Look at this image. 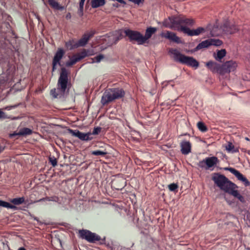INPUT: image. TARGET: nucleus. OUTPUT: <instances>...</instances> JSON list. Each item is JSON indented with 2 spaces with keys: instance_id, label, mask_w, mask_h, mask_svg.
<instances>
[{
  "instance_id": "40",
  "label": "nucleus",
  "mask_w": 250,
  "mask_h": 250,
  "mask_svg": "<svg viewBox=\"0 0 250 250\" xmlns=\"http://www.w3.org/2000/svg\"><path fill=\"white\" fill-rule=\"evenodd\" d=\"M129 1H131L134 4H137L138 5H140L141 4H143L145 0H128Z\"/></svg>"
},
{
  "instance_id": "8",
  "label": "nucleus",
  "mask_w": 250,
  "mask_h": 250,
  "mask_svg": "<svg viewBox=\"0 0 250 250\" xmlns=\"http://www.w3.org/2000/svg\"><path fill=\"white\" fill-rule=\"evenodd\" d=\"M219 162L218 158L215 156L208 157L200 161L197 165L200 168H205L206 170H213L211 168L216 166Z\"/></svg>"
},
{
  "instance_id": "12",
  "label": "nucleus",
  "mask_w": 250,
  "mask_h": 250,
  "mask_svg": "<svg viewBox=\"0 0 250 250\" xmlns=\"http://www.w3.org/2000/svg\"><path fill=\"white\" fill-rule=\"evenodd\" d=\"M95 33L96 31L94 30L85 32L82 38L77 42L78 43L77 46L83 47L85 46L89 40L94 36Z\"/></svg>"
},
{
  "instance_id": "17",
  "label": "nucleus",
  "mask_w": 250,
  "mask_h": 250,
  "mask_svg": "<svg viewBox=\"0 0 250 250\" xmlns=\"http://www.w3.org/2000/svg\"><path fill=\"white\" fill-rule=\"evenodd\" d=\"M162 37L168 39L169 40L176 43H182V42L181 40V38L178 37L176 35V34L169 31H167L165 33H163L161 35Z\"/></svg>"
},
{
  "instance_id": "43",
  "label": "nucleus",
  "mask_w": 250,
  "mask_h": 250,
  "mask_svg": "<svg viewBox=\"0 0 250 250\" xmlns=\"http://www.w3.org/2000/svg\"><path fill=\"white\" fill-rule=\"evenodd\" d=\"M85 0H80L79 2V6L83 7Z\"/></svg>"
},
{
  "instance_id": "28",
  "label": "nucleus",
  "mask_w": 250,
  "mask_h": 250,
  "mask_svg": "<svg viewBox=\"0 0 250 250\" xmlns=\"http://www.w3.org/2000/svg\"><path fill=\"white\" fill-rule=\"evenodd\" d=\"M123 38V36L122 34V31L121 30H120L118 32V36H114L112 37V38H111L112 42L110 43V45L114 44H116L119 42V41L121 40Z\"/></svg>"
},
{
  "instance_id": "26",
  "label": "nucleus",
  "mask_w": 250,
  "mask_h": 250,
  "mask_svg": "<svg viewBox=\"0 0 250 250\" xmlns=\"http://www.w3.org/2000/svg\"><path fill=\"white\" fill-rule=\"evenodd\" d=\"M89 52V50L83 49L81 52L76 54V56L78 58L80 61L84 59L87 56H90L93 55V54H88Z\"/></svg>"
},
{
  "instance_id": "35",
  "label": "nucleus",
  "mask_w": 250,
  "mask_h": 250,
  "mask_svg": "<svg viewBox=\"0 0 250 250\" xmlns=\"http://www.w3.org/2000/svg\"><path fill=\"white\" fill-rule=\"evenodd\" d=\"M104 58V55L103 54H99V55L96 56L94 58H91L92 60V63L94 62H100L102 59Z\"/></svg>"
},
{
  "instance_id": "47",
  "label": "nucleus",
  "mask_w": 250,
  "mask_h": 250,
  "mask_svg": "<svg viewBox=\"0 0 250 250\" xmlns=\"http://www.w3.org/2000/svg\"><path fill=\"white\" fill-rule=\"evenodd\" d=\"M3 112L0 111V118H1L3 114Z\"/></svg>"
},
{
  "instance_id": "24",
  "label": "nucleus",
  "mask_w": 250,
  "mask_h": 250,
  "mask_svg": "<svg viewBox=\"0 0 250 250\" xmlns=\"http://www.w3.org/2000/svg\"><path fill=\"white\" fill-rule=\"evenodd\" d=\"M49 5L53 9L58 10H62L64 9V6H61L55 0H48Z\"/></svg>"
},
{
  "instance_id": "9",
  "label": "nucleus",
  "mask_w": 250,
  "mask_h": 250,
  "mask_svg": "<svg viewBox=\"0 0 250 250\" xmlns=\"http://www.w3.org/2000/svg\"><path fill=\"white\" fill-rule=\"evenodd\" d=\"M65 54V51L62 48H58L57 52L55 54L54 58L52 61V72H54L56 69L57 65H59L61 66L62 64L61 63V60Z\"/></svg>"
},
{
  "instance_id": "30",
  "label": "nucleus",
  "mask_w": 250,
  "mask_h": 250,
  "mask_svg": "<svg viewBox=\"0 0 250 250\" xmlns=\"http://www.w3.org/2000/svg\"><path fill=\"white\" fill-rule=\"evenodd\" d=\"M80 60L78 57H76V55H74L72 58L70 59L69 61H67L66 62V66H71L75 64L76 62H79Z\"/></svg>"
},
{
  "instance_id": "14",
  "label": "nucleus",
  "mask_w": 250,
  "mask_h": 250,
  "mask_svg": "<svg viewBox=\"0 0 250 250\" xmlns=\"http://www.w3.org/2000/svg\"><path fill=\"white\" fill-rule=\"evenodd\" d=\"M225 169L229 170L234 174L237 179L244 183L245 187L250 185V182L238 170L232 167L226 168Z\"/></svg>"
},
{
  "instance_id": "31",
  "label": "nucleus",
  "mask_w": 250,
  "mask_h": 250,
  "mask_svg": "<svg viewBox=\"0 0 250 250\" xmlns=\"http://www.w3.org/2000/svg\"><path fill=\"white\" fill-rule=\"evenodd\" d=\"M32 133V131L31 129L27 127H24L20 130L18 134L20 135H30Z\"/></svg>"
},
{
  "instance_id": "25",
  "label": "nucleus",
  "mask_w": 250,
  "mask_h": 250,
  "mask_svg": "<svg viewBox=\"0 0 250 250\" xmlns=\"http://www.w3.org/2000/svg\"><path fill=\"white\" fill-rule=\"evenodd\" d=\"M210 46L208 39L204 41L201 42L199 43L197 46L194 48V51H197L203 48H208Z\"/></svg>"
},
{
  "instance_id": "32",
  "label": "nucleus",
  "mask_w": 250,
  "mask_h": 250,
  "mask_svg": "<svg viewBox=\"0 0 250 250\" xmlns=\"http://www.w3.org/2000/svg\"><path fill=\"white\" fill-rule=\"evenodd\" d=\"M0 206L11 209H16L17 208L15 206L11 205L9 203L0 200Z\"/></svg>"
},
{
  "instance_id": "23",
  "label": "nucleus",
  "mask_w": 250,
  "mask_h": 250,
  "mask_svg": "<svg viewBox=\"0 0 250 250\" xmlns=\"http://www.w3.org/2000/svg\"><path fill=\"white\" fill-rule=\"evenodd\" d=\"M106 3L105 0H91L90 5L93 8L103 6Z\"/></svg>"
},
{
  "instance_id": "22",
  "label": "nucleus",
  "mask_w": 250,
  "mask_h": 250,
  "mask_svg": "<svg viewBox=\"0 0 250 250\" xmlns=\"http://www.w3.org/2000/svg\"><path fill=\"white\" fill-rule=\"evenodd\" d=\"M78 43L73 39L69 40L68 41L65 42V46L68 50H72L75 48H77L79 46H77Z\"/></svg>"
},
{
  "instance_id": "10",
  "label": "nucleus",
  "mask_w": 250,
  "mask_h": 250,
  "mask_svg": "<svg viewBox=\"0 0 250 250\" xmlns=\"http://www.w3.org/2000/svg\"><path fill=\"white\" fill-rule=\"evenodd\" d=\"M111 187L117 190H121L126 185L125 179L121 176H116L111 181Z\"/></svg>"
},
{
  "instance_id": "41",
  "label": "nucleus",
  "mask_w": 250,
  "mask_h": 250,
  "mask_svg": "<svg viewBox=\"0 0 250 250\" xmlns=\"http://www.w3.org/2000/svg\"><path fill=\"white\" fill-rule=\"evenodd\" d=\"M78 14L80 17H82L83 14V7L80 6L78 11Z\"/></svg>"
},
{
  "instance_id": "29",
  "label": "nucleus",
  "mask_w": 250,
  "mask_h": 250,
  "mask_svg": "<svg viewBox=\"0 0 250 250\" xmlns=\"http://www.w3.org/2000/svg\"><path fill=\"white\" fill-rule=\"evenodd\" d=\"M25 198L24 197L15 198L10 200V202L14 205H20L24 203Z\"/></svg>"
},
{
  "instance_id": "18",
  "label": "nucleus",
  "mask_w": 250,
  "mask_h": 250,
  "mask_svg": "<svg viewBox=\"0 0 250 250\" xmlns=\"http://www.w3.org/2000/svg\"><path fill=\"white\" fill-rule=\"evenodd\" d=\"M181 151L184 155H187L191 152V145L189 141H183L181 143Z\"/></svg>"
},
{
  "instance_id": "15",
  "label": "nucleus",
  "mask_w": 250,
  "mask_h": 250,
  "mask_svg": "<svg viewBox=\"0 0 250 250\" xmlns=\"http://www.w3.org/2000/svg\"><path fill=\"white\" fill-rule=\"evenodd\" d=\"M206 66L212 73H217L222 75V64L210 61L206 62Z\"/></svg>"
},
{
  "instance_id": "4",
  "label": "nucleus",
  "mask_w": 250,
  "mask_h": 250,
  "mask_svg": "<svg viewBox=\"0 0 250 250\" xmlns=\"http://www.w3.org/2000/svg\"><path fill=\"white\" fill-rule=\"evenodd\" d=\"M125 91L121 88H111L105 90L101 98V104L103 105H106L116 100L125 97Z\"/></svg>"
},
{
  "instance_id": "48",
  "label": "nucleus",
  "mask_w": 250,
  "mask_h": 250,
  "mask_svg": "<svg viewBox=\"0 0 250 250\" xmlns=\"http://www.w3.org/2000/svg\"><path fill=\"white\" fill-rule=\"evenodd\" d=\"M89 52H88V54H93L90 50H89Z\"/></svg>"
},
{
  "instance_id": "45",
  "label": "nucleus",
  "mask_w": 250,
  "mask_h": 250,
  "mask_svg": "<svg viewBox=\"0 0 250 250\" xmlns=\"http://www.w3.org/2000/svg\"><path fill=\"white\" fill-rule=\"evenodd\" d=\"M113 6L115 7H118L119 6V5L118 3H114L113 4Z\"/></svg>"
},
{
  "instance_id": "42",
  "label": "nucleus",
  "mask_w": 250,
  "mask_h": 250,
  "mask_svg": "<svg viewBox=\"0 0 250 250\" xmlns=\"http://www.w3.org/2000/svg\"><path fill=\"white\" fill-rule=\"evenodd\" d=\"M45 200H48V201H51V200H50L49 199V197H46V198H42L39 200H37V201H35L34 202V203H37V202H41V201H45Z\"/></svg>"
},
{
  "instance_id": "11",
  "label": "nucleus",
  "mask_w": 250,
  "mask_h": 250,
  "mask_svg": "<svg viewBox=\"0 0 250 250\" xmlns=\"http://www.w3.org/2000/svg\"><path fill=\"white\" fill-rule=\"evenodd\" d=\"M237 66V64L235 61L231 60L226 62L222 64V75L229 73L231 71H234Z\"/></svg>"
},
{
  "instance_id": "49",
  "label": "nucleus",
  "mask_w": 250,
  "mask_h": 250,
  "mask_svg": "<svg viewBox=\"0 0 250 250\" xmlns=\"http://www.w3.org/2000/svg\"><path fill=\"white\" fill-rule=\"evenodd\" d=\"M17 106V105H14L13 107L15 108V107H16Z\"/></svg>"
},
{
  "instance_id": "19",
  "label": "nucleus",
  "mask_w": 250,
  "mask_h": 250,
  "mask_svg": "<svg viewBox=\"0 0 250 250\" xmlns=\"http://www.w3.org/2000/svg\"><path fill=\"white\" fill-rule=\"evenodd\" d=\"M157 31L156 27H149L146 30L145 35H143V40L144 44L146 42V41L149 39Z\"/></svg>"
},
{
  "instance_id": "27",
  "label": "nucleus",
  "mask_w": 250,
  "mask_h": 250,
  "mask_svg": "<svg viewBox=\"0 0 250 250\" xmlns=\"http://www.w3.org/2000/svg\"><path fill=\"white\" fill-rule=\"evenodd\" d=\"M226 150L229 152L235 153L239 152V149L235 147L234 146L232 143L229 142L228 145L226 146Z\"/></svg>"
},
{
  "instance_id": "46",
  "label": "nucleus",
  "mask_w": 250,
  "mask_h": 250,
  "mask_svg": "<svg viewBox=\"0 0 250 250\" xmlns=\"http://www.w3.org/2000/svg\"><path fill=\"white\" fill-rule=\"evenodd\" d=\"M18 250H26L24 247H20Z\"/></svg>"
},
{
  "instance_id": "6",
  "label": "nucleus",
  "mask_w": 250,
  "mask_h": 250,
  "mask_svg": "<svg viewBox=\"0 0 250 250\" xmlns=\"http://www.w3.org/2000/svg\"><path fill=\"white\" fill-rule=\"evenodd\" d=\"M125 36L128 38L130 42H136L138 44H144L143 34L139 31L126 28L124 30Z\"/></svg>"
},
{
  "instance_id": "39",
  "label": "nucleus",
  "mask_w": 250,
  "mask_h": 250,
  "mask_svg": "<svg viewBox=\"0 0 250 250\" xmlns=\"http://www.w3.org/2000/svg\"><path fill=\"white\" fill-rule=\"evenodd\" d=\"M49 163L53 167H55L57 165V160L54 157H49Z\"/></svg>"
},
{
  "instance_id": "20",
  "label": "nucleus",
  "mask_w": 250,
  "mask_h": 250,
  "mask_svg": "<svg viewBox=\"0 0 250 250\" xmlns=\"http://www.w3.org/2000/svg\"><path fill=\"white\" fill-rule=\"evenodd\" d=\"M228 23H225L222 26L223 30L227 33L232 34L238 30V28L234 25L229 27H228Z\"/></svg>"
},
{
  "instance_id": "5",
  "label": "nucleus",
  "mask_w": 250,
  "mask_h": 250,
  "mask_svg": "<svg viewBox=\"0 0 250 250\" xmlns=\"http://www.w3.org/2000/svg\"><path fill=\"white\" fill-rule=\"evenodd\" d=\"M169 52L173 55L174 60L176 62L195 68H197L199 65V62L194 58L187 56L181 53L176 49L170 50Z\"/></svg>"
},
{
  "instance_id": "44",
  "label": "nucleus",
  "mask_w": 250,
  "mask_h": 250,
  "mask_svg": "<svg viewBox=\"0 0 250 250\" xmlns=\"http://www.w3.org/2000/svg\"><path fill=\"white\" fill-rule=\"evenodd\" d=\"M71 18V15L70 13H68L66 15V18L67 19H70Z\"/></svg>"
},
{
  "instance_id": "33",
  "label": "nucleus",
  "mask_w": 250,
  "mask_h": 250,
  "mask_svg": "<svg viewBox=\"0 0 250 250\" xmlns=\"http://www.w3.org/2000/svg\"><path fill=\"white\" fill-rule=\"evenodd\" d=\"M208 41H209V43H210V46L211 45L220 46L223 43V42L219 39H208Z\"/></svg>"
},
{
  "instance_id": "34",
  "label": "nucleus",
  "mask_w": 250,
  "mask_h": 250,
  "mask_svg": "<svg viewBox=\"0 0 250 250\" xmlns=\"http://www.w3.org/2000/svg\"><path fill=\"white\" fill-rule=\"evenodd\" d=\"M197 127L199 130L203 132H205L208 130V127L202 122H199L197 123Z\"/></svg>"
},
{
  "instance_id": "38",
  "label": "nucleus",
  "mask_w": 250,
  "mask_h": 250,
  "mask_svg": "<svg viewBox=\"0 0 250 250\" xmlns=\"http://www.w3.org/2000/svg\"><path fill=\"white\" fill-rule=\"evenodd\" d=\"M101 130L102 127L100 126L94 127L92 131V133H91V135H98L101 132Z\"/></svg>"
},
{
  "instance_id": "13",
  "label": "nucleus",
  "mask_w": 250,
  "mask_h": 250,
  "mask_svg": "<svg viewBox=\"0 0 250 250\" xmlns=\"http://www.w3.org/2000/svg\"><path fill=\"white\" fill-rule=\"evenodd\" d=\"M69 132L74 136L78 137L82 141H88L93 139V137L91 136V133L88 132L84 133L78 130H72L69 129Z\"/></svg>"
},
{
  "instance_id": "2",
  "label": "nucleus",
  "mask_w": 250,
  "mask_h": 250,
  "mask_svg": "<svg viewBox=\"0 0 250 250\" xmlns=\"http://www.w3.org/2000/svg\"><path fill=\"white\" fill-rule=\"evenodd\" d=\"M195 20L191 18H188L184 15L172 16L166 19L163 22L164 26L180 32H183L181 28H188L195 24Z\"/></svg>"
},
{
  "instance_id": "36",
  "label": "nucleus",
  "mask_w": 250,
  "mask_h": 250,
  "mask_svg": "<svg viewBox=\"0 0 250 250\" xmlns=\"http://www.w3.org/2000/svg\"><path fill=\"white\" fill-rule=\"evenodd\" d=\"M107 153L106 151H101L100 150L92 151L91 152V154L92 155H95V156H99V155L104 156L106 154H107Z\"/></svg>"
},
{
  "instance_id": "16",
  "label": "nucleus",
  "mask_w": 250,
  "mask_h": 250,
  "mask_svg": "<svg viewBox=\"0 0 250 250\" xmlns=\"http://www.w3.org/2000/svg\"><path fill=\"white\" fill-rule=\"evenodd\" d=\"M183 32L189 36H198L206 32V29L203 27H199L195 29H190L189 28H181Z\"/></svg>"
},
{
  "instance_id": "1",
  "label": "nucleus",
  "mask_w": 250,
  "mask_h": 250,
  "mask_svg": "<svg viewBox=\"0 0 250 250\" xmlns=\"http://www.w3.org/2000/svg\"><path fill=\"white\" fill-rule=\"evenodd\" d=\"M211 179L220 189L237 198L242 203H245L244 197L237 190L238 186L225 175L220 173H213Z\"/></svg>"
},
{
  "instance_id": "37",
  "label": "nucleus",
  "mask_w": 250,
  "mask_h": 250,
  "mask_svg": "<svg viewBox=\"0 0 250 250\" xmlns=\"http://www.w3.org/2000/svg\"><path fill=\"white\" fill-rule=\"evenodd\" d=\"M168 187L170 191L175 192L177 191L178 186L177 184L172 183L169 185Z\"/></svg>"
},
{
  "instance_id": "21",
  "label": "nucleus",
  "mask_w": 250,
  "mask_h": 250,
  "mask_svg": "<svg viewBox=\"0 0 250 250\" xmlns=\"http://www.w3.org/2000/svg\"><path fill=\"white\" fill-rule=\"evenodd\" d=\"M226 50L225 49H222L220 50H218L216 54L214 53L213 57L216 61L221 62V60L226 56Z\"/></svg>"
},
{
  "instance_id": "3",
  "label": "nucleus",
  "mask_w": 250,
  "mask_h": 250,
  "mask_svg": "<svg viewBox=\"0 0 250 250\" xmlns=\"http://www.w3.org/2000/svg\"><path fill=\"white\" fill-rule=\"evenodd\" d=\"M68 82V73L65 67L61 69L60 77L57 83V89L51 90L50 94L54 98H61L64 97L67 88Z\"/></svg>"
},
{
  "instance_id": "7",
  "label": "nucleus",
  "mask_w": 250,
  "mask_h": 250,
  "mask_svg": "<svg viewBox=\"0 0 250 250\" xmlns=\"http://www.w3.org/2000/svg\"><path fill=\"white\" fill-rule=\"evenodd\" d=\"M78 234L80 238L84 239L89 243H94L101 239L99 235L87 229L79 230Z\"/></svg>"
}]
</instances>
